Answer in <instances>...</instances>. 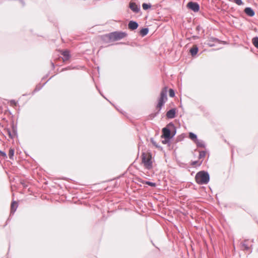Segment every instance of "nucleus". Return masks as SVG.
I'll return each mask as SVG.
<instances>
[{
	"label": "nucleus",
	"instance_id": "nucleus-11",
	"mask_svg": "<svg viewBox=\"0 0 258 258\" xmlns=\"http://www.w3.org/2000/svg\"><path fill=\"white\" fill-rule=\"evenodd\" d=\"M18 204L15 201H13L11 205V215H13L17 210Z\"/></svg>",
	"mask_w": 258,
	"mask_h": 258
},
{
	"label": "nucleus",
	"instance_id": "nucleus-19",
	"mask_svg": "<svg viewBox=\"0 0 258 258\" xmlns=\"http://www.w3.org/2000/svg\"><path fill=\"white\" fill-rule=\"evenodd\" d=\"M142 7L144 10H147L151 7V5L150 4L143 3Z\"/></svg>",
	"mask_w": 258,
	"mask_h": 258
},
{
	"label": "nucleus",
	"instance_id": "nucleus-9",
	"mask_svg": "<svg viewBox=\"0 0 258 258\" xmlns=\"http://www.w3.org/2000/svg\"><path fill=\"white\" fill-rule=\"evenodd\" d=\"M176 110L175 109L172 108L168 111L166 113V116L168 118H173L175 117Z\"/></svg>",
	"mask_w": 258,
	"mask_h": 258
},
{
	"label": "nucleus",
	"instance_id": "nucleus-22",
	"mask_svg": "<svg viewBox=\"0 0 258 258\" xmlns=\"http://www.w3.org/2000/svg\"><path fill=\"white\" fill-rule=\"evenodd\" d=\"M206 156V152L204 151H202L200 152L199 158L202 159L204 158Z\"/></svg>",
	"mask_w": 258,
	"mask_h": 258
},
{
	"label": "nucleus",
	"instance_id": "nucleus-20",
	"mask_svg": "<svg viewBox=\"0 0 258 258\" xmlns=\"http://www.w3.org/2000/svg\"><path fill=\"white\" fill-rule=\"evenodd\" d=\"M14 155V149L11 148L9 150V158L11 159H13Z\"/></svg>",
	"mask_w": 258,
	"mask_h": 258
},
{
	"label": "nucleus",
	"instance_id": "nucleus-36",
	"mask_svg": "<svg viewBox=\"0 0 258 258\" xmlns=\"http://www.w3.org/2000/svg\"><path fill=\"white\" fill-rule=\"evenodd\" d=\"M52 65L53 67H54V64H53V63H52Z\"/></svg>",
	"mask_w": 258,
	"mask_h": 258
},
{
	"label": "nucleus",
	"instance_id": "nucleus-16",
	"mask_svg": "<svg viewBox=\"0 0 258 258\" xmlns=\"http://www.w3.org/2000/svg\"><path fill=\"white\" fill-rule=\"evenodd\" d=\"M195 143H196V144H197V146L198 147H202V148H205V143H204V141H203L202 140H200L198 139L195 142Z\"/></svg>",
	"mask_w": 258,
	"mask_h": 258
},
{
	"label": "nucleus",
	"instance_id": "nucleus-25",
	"mask_svg": "<svg viewBox=\"0 0 258 258\" xmlns=\"http://www.w3.org/2000/svg\"><path fill=\"white\" fill-rule=\"evenodd\" d=\"M151 143H152V144L155 146L156 148H161V147L160 146H159L157 143L154 140V139L153 138H152L151 139Z\"/></svg>",
	"mask_w": 258,
	"mask_h": 258
},
{
	"label": "nucleus",
	"instance_id": "nucleus-31",
	"mask_svg": "<svg viewBox=\"0 0 258 258\" xmlns=\"http://www.w3.org/2000/svg\"><path fill=\"white\" fill-rule=\"evenodd\" d=\"M41 89V87H39L38 86H37L34 90L35 91H38L40 90Z\"/></svg>",
	"mask_w": 258,
	"mask_h": 258
},
{
	"label": "nucleus",
	"instance_id": "nucleus-10",
	"mask_svg": "<svg viewBox=\"0 0 258 258\" xmlns=\"http://www.w3.org/2000/svg\"><path fill=\"white\" fill-rule=\"evenodd\" d=\"M244 11V13L249 17H253L255 14V12L250 7L245 8Z\"/></svg>",
	"mask_w": 258,
	"mask_h": 258
},
{
	"label": "nucleus",
	"instance_id": "nucleus-26",
	"mask_svg": "<svg viewBox=\"0 0 258 258\" xmlns=\"http://www.w3.org/2000/svg\"><path fill=\"white\" fill-rule=\"evenodd\" d=\"M0 155L2 156L4 158H7V155L6 152L2 151L0 150Z\"/></svg>",
	"mask_w": 258,
	"mask_h": 258
},
{
	"label": "nucleus",
	"instance_id": "nucleus-6",
	"mask_svg": "<svg viewBox=\"0 0 258 258\" xmlns=\"http://www.w3.org/2000/svg\"><path fill=\"white\" fill-rule=\"evenodd\" d=\"M187 6L195 12H198L200 10V6L196 2H190L188 3Z\"/></svg>",
	"mask_w": 258,
	"mask_h": 258
},
{
	"label": "nucleus",
	"instance_id": "nucleus-24",
	"mask_svg": "<svg viewBox=\"0 0 258 258\" xmlns=\"http://www.w3.org/2000/svg\"><path fill=\"white\" fill-rule=\"evenodd\" d=\"M169 95L170 97H173L175 96L174 91L172 89H169Z\"/></svg>",
	"mask_w": 258,
	"mask_h": 258
},
{
	"label": "nucleus",
	"instance_id": "nucleus-18",
	"mask_svg": "<svg viewBox=\"0 0 258 258\" xmlns=\"http://www.w3.org/2000/svg\"><path fill=\"white\" fill-rule=\"evenodd\" d=\"M252 42L253 45L258 49V37H254L252 39Z\"/></svg>",
	"mask_w": 258,
	"mask_h": 258
},
{
	"label": "nucleus",
	"instance_id": "nucleus-23",
	"mask_svg": "<svg viewBox=\"0 0 258 258\" xmlns=\"http://www.w3.org/2000/svg\"><path fill=\"white\" fill-rule=\"evenodd\" d=\"M145 183L149 186H151L152 187H155L156 185V183L155 182H151V181H146L145 182Z\"/></svg>",
	"mask_w": 258,
	"mask_h": 258
},
{
	"label": "nucleus",
	"instance_id": "nucleus-17",
	"mask_svg": "<svg viewBox=\"0 0 258 258\" xmlns=\"http://www.w3.org/2000/svg\"><path fill=\"white\" fill-rule=\"evenodd\" d=\"M189 138L195 142L198 140L197 136L193 133L189 134Z\"/></svg>",
	"mask_w": 258,
	"mask_h": 258
},
{
	"label": "nucleus",
	"instance_id": "nucleus-32",
	"mask_svg": "<svg viewBox=\"0 0 258 258\" xmlns=\"http://www.w3.org/2000/svg\"><path fill=\"white\" fill-rule=\"evenodd\" d=\"M197 30L198 31H200V30H202V27L200 26H198L197 27Z\"/></svg>",
	"mask_w": 258,
	"mask_h": 258
},
{
	"label": "nucleus",
	"instance_id": "nucleus-34",
	"mask_svg": "<svg viewBox=\"0 0 258 258\" xmlns=\"http://www.w3.org/2000/svg\"><path fill=\"white\" fill-rule=\"evenodd\" d=\"M202 164V161L199 164V165H201V164Z\"/></svg>",
	"mask_w": 258,
	"mask_h": 258
},
{
	"label": "nucleus",
	"instance_id": "nucleus-35",
	"mask_svg": "<svg viewBox=\"0 0 258 258\" xmlns=\"http://www.w3.org/2000/svg\"><path fill=\"white\" fill-rule=\"evenodd\" d=\"M22 4H23V6H24V3H23V2H22Z\"/></svg>",
	"mask_w": 258,
	"mask_h": 258
},
{
	"label": "nucleus",
	"instance_id": "nucleus-28",
	"mask_svg": "<svg viewBox=\"0 0 258 258\" xmlns=\"http://www.w3.org/2000/svg\"><path fill=\"white\" fill-rule=\"evenodd\" d=\"M171 134L174 135V136L176 133V127L175 126H174V128H172V130H171Z\"/></svg>",
	"mask_w": 258,
	"mask_h": 258
},
{
	"label": "nucleus",
	"instance_id": "nucleus-5",
	"mask_svg": "<svg viewBox=\"0 0 258 258\" xmlns=\"http://www.w3.org/2000/svg\"><path fill=\"white\" fill-rule=\"evenodd\" d=\"M127 36V33L121 31H115L108 34L110 40L117 41L120 40Z\"/></svg>",
	"mask_w": 258,
	"mask_h": 258
},
{
	"label": "nucleus",
	"instance_id": "nucleus-27",
	"mask_svg": "<svg viewBox=\"0 0 258 258\" xmlns=\"http://www.w3.org/2000/svg\"><path fill=\"white\" fill-rule=\"evenodd\" d=\"M171 139H164V140H162V143L163 144H168L169 142H170V140Z\"/></svg>",
	"mask_w": 258,
	"mask_h": 258
},
{
	"label": "nucleus",
	"instance_id": "nucleus-30",
	"mask_svg": "<svg viewBox=\"0 0 258 258\" xmlns=\"http://www.w3.org/2000/svg\"><path fill=\"white\" fill-rule=\"evenodd\" d=\"M198 161H193L191 162V165L192 166H195L196 165H197V164H198Z\"/></svg>",
	"mask_w": 258,
	"mask_h": 258
},
{
	"label": "nucleus",
	"instance_id": "nucleus-29",
	"mask_svg": "<svg viewBox=\"0 0 258 258\" xmlns=\"http://www.w3.org/2000/svg\"><path fill=\"white\" fill-rule=\"evenodd\" d=\"M11 104L16 106L17 105V102L14 100H12L10 101Z\"/></svg>",
	"mask_w": 258,
	"mask_h": 258
},
{
	"label": "nucleus",
	"instance_id": "nucleus-13",
	"mask_svg": "<svg viewBox=\"0 0 258 258\" xmlns=\"http://www.w3.org/2000/svg\"><path fill=\"white\" fill-rule=\"evenodd\" d=\"M248 240H244L242 243H241V248L243 250H250V247L247 244Z\"/></svg>",
	"mask_w": 258,
	"mask_h": 258
},
{
	"label": "nucleus",
	"instance_id": "nucleus-2",
	"mask_svg": "<svg viewBox=\"0 0 258 258\" xmlns=\"http://www.w3.org/2000/svg\"><path fill=\"white\" fill-rule=\"evenodd\" d=\"M167 87H164L161 91L160 97L158 100V103L156 106V109L157 110V112L155 113V116L157 114H159L162 107L164 104L165 102L167 99Z\"/></svg>",
	"mask_w": 258,
	"mask_h": 258
},
{
	"label": "nucleus",
	"instance_id": "nucleus-15",
	"mask_svg": "<svg viewBox=\"0 0 258 258\" xmlns=\"http://www.w3.org/2000/svg\"><path fill=\"white\" fill-rule=\"evenodd\" d=\"M149 32V29L148 28H143L140 31V34L144 37L146 36Z\"/></svg>",
	"mask_w": 258,
	"mask_h": 258
},
{
	"label": "nucleus",
	"instance_id": "nucleus-7",
	"mask_svg": "<svg viewBox=\"0 0 258 258\" xmlns=\"http://www.w3.org/2000/svg\"><path fill=\"white\" fill-rule=\"evenodd\" d=\"M130 8L134 13H138L140 10V6H138L135 3L131 2L129 4Z\"/></svg>",
	"mask_w": 258,
	"mask_h": 258
},
{
	"label": "nucleus",
	"instance_id": "nucleus-8",
	"mask_svg": "<svg viewBox=\"0 0 258 258\" xmlns=\"http://www.w3.org/2000/svg\"><path fill=\"white\" fill-rule=\"evenodd\" d=\"M139 25L137 22L134 21H131L128 24V29L131 30H134L138 28Z\"/></svg>",
	"mask_w": 258,
	"mask_h": 258
},
{
	"label": "nucleus",
	"instance_id": "nucleus-1",
	"mask_svg": "<svg viewBox=\"0 0 258 258\" xmlns=\"http://www.w3.org/2000/svg\"><path fill=\"white\" fill-rule=\"evenodd\" d=\"M195 180L199 184H206L210 181L209 174L207 171H200L196 174Z\"/></svg>",
	"mask_w": 258,
	"mask_h": 258
},
{
	"label": "nucleus",
	"instance_id": "nucleus-3",
	"mask_svg": "<svg viewBox=\"0 0 258 258\" xmlns=\"http://www.w3.org/2000/svg\"><path fill=\"white\" fill-rule=\"evenodd\" d=\"M142 162L145 167L147 169H151L153 167L152 161V155L150 153H143L142 154Z\"/></svg>",
	"mask_w": 258,
	"mask_h": 258
},
{
	"label": "nucleus",
	"instance_id": "nucleus-14",
	"mask_svg": "<svg viewBox=\"0 0 258 258\" xmlns=\"http://www.w3.org/2000/svg\"><path fill=\"white\" fill-rule=\"evenodd\" d=\"M62 55L63 56L62 59L63 61H67L70 58L69 52L67 50L63 51L62 53Z\"/></svg>",
	"mask_w": 258,
	"mask_h": 258
},
{
	"label": "nucleus",
	"instance_id": "nucleus-12",
	"mask_svg": "<svg viewBox=\"0 0 258 258\" xmlns=\"http://www.w3.org/2000/svg\"><path fill=\"white\" fill-rule=\"evenodd\" d=\"M199 48L197 45H194L189 50L191 55L194 56L196 55L198 52Z\"/></svg>",
	"mask_w": 258,
	"mask_h": 258
},
{
	"label": "nucleus",
	"instance_id": "nucleus-21",
	"mask_svg": "<svg viewBox=\"0 0 258 258\" xmlns=\"http://www.w3.org/2000/svg\"><path fill=\"white\" fill-rule=\"evenodd\" d=\"M229 1L231 2H234L238 6H241L243 4V3L242 2V0H229Z\"/></svg>",
	"mask_w": 258,
	"mask_h": 258
},
{
	"label": "nucleus",
	"instance_id": "nucleus-4",
	"mask_svg": "<svg viewBox=\"0 0 258 258\" xmlns=\"http://www.w3.org/2000/svg\"><path fill=\"white\" fill-rule=\"evenodd\" d=\"M174 128V124L172 122H170L167 125L163 128L162 130V135L161 137L162 139H171L174 135L171 134V130Z\"/></svg>",
	"mask_w": 258,
	"mask_h": 258
},
{
	"label": "nucleus",
	"instance_id": "nucleus-33",
	"mask_svg": "<svg viewBox=\"0 0 258 258\" xmlns=\"http://www.w3.org/2000/svg\"><path fill=\"white\" fill-rule=\"evenodd\" d=\"M8 134H9V135L10 137H11V138H12V134H11V133L10 131H8Z\"/></svg>",
	"mask_w": 258,
	"mask_h": 258
}]
</instances>
